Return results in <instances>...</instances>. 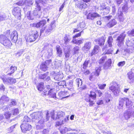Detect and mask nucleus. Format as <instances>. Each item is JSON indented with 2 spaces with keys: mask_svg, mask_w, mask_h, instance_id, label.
Wrapping results in <instances>:
<instances>
[{
  "mask_svg": "<svg viewBox=\"0 0 134 134\" xmlns=\"http://www.w3.org/2000/svg\"><path fill=\"white\" fill-rule=\"evenodd\" d=\"M22 131L25 133L27 131L30 130L31 128V125L28 123H23L20 126Z\"/></svg>",
  "mask_w": 134,
  "mask_h": 134,
  "instance_id": "15",
  "label": "nucleus"
},
{
  "mask_svg": "<svg viewBox=\"0 0 134 134\" xmlns=\"http://www.w3.org/2000/svg\"><path fill=\"white\" fill-rule=\"evenodd\" d=\"M16 69V67L13 66H11L10 68V72H11L9 74L10 75H11L12 74L14 73V71Z\"/></svg>",
  "mask_w": 134,
  "mask_h": 134,
  "instance_id": "64",
  "label": "nucleus"
},
{
  "mask_svg": "<svg viewBox=\"0 0 134 134\" xmlns=\"http://www.w3.org/2000/svg\"><path fill=\"white\" fill-rule=\"evenodd\" d=\"M0 78L2 80L4 83L8 85H12L16 82V79L13 77H7L6 76H2Z\"/></svg>",
  "mask_w": 134,
  "mask_h": 134,
  "instance_id": "5",
  "label": "nucleus"
},
{
  "mask_svg": "<svg viewBox=\"0 0 134 134\" xmlns=\"http://www.w3.org/2000/svg\"><path fill=\"white\" fill-rule=\"evenodd\" d=\"M73 83V81L72 80H70L68 83H66L65 85V87L67 88L69 90V92L70 91H72V93L74 92V88L72 86V84Z\"/></svg>",
  "mask_w": 134,
  "mask_h": 134,
  "instance_id": "23",
  "label": "nucleus"
},
{
  "mask_svg": "<svg viewBox=\"0 0 134 134\" xmlns=\"http://www.w3.org/2000/svg\"><path fill=\"white\" fill-rule=\"evenodd\" d=\"M58 85L61 87H65L66 85V82L65 81H61L57 83Z\"/></svg>",
  "mask_w": 134,
  "mask_h": 134,
  "instance_id": "53",
  "label": "nucleus"
},
{
  "mask_svg": "<svg viewBox=\"0 0 134 134\" xmlns=\"http://www.w3.org/2000/svg\"><path fill=\"white\" fill-rule=\"evenodd\" d=\"M53 91H54V88H51L48 91V94L49 96L50 97L52 98L55 99L57 97L56 96L55 93L54 92H52V93H51V91L52 92Z\"/></svg>",
  "mask_w": 134,
  "mask_h": 134,
  "instance_id": "32",
  "label": "nucleus"
},
{
  "mask_svg": "<svg viewBox=\"0 0 134 134\" xmlns=\"http://www.w3.org/2000/svg\"><path fill=\"white\" fill-rule=\"evenodd\" d=\"M125 103L126 107L127 108H129L132 105L131 101L127 97H124L120 98L119 99V102L118 108L119 109H122L124 104Z\"/></svg>",
  "mask_w": 134,
  "mask_h": 134,
  "instance_id": "3",
  "label": "nucleus"
},
{
  "mask_svg": "<svg viewBox=\"0 0 134 134\" xmlns=\"http://www.w3.org/2000/svg\"><path fill=\"white\" fill-rule=\"evenodd\" d=\"M127 34L130 36H134V29L129 31L127 32Z\"/></svg>",
  "mask_w": 134,
  "mask_h": 134,
  "instance_id": "63",
  "label": "nucleus"
},
{
  "mask_svg": "<svg viewBox=\"0 0 134 134\" xmlns=\"http://www.w3.org/2000/svg\"><path fill=\"white\" fill-rule=\"evenodd\" d=\"M91 47V43L90 42H86L84 44L83 49L87 50H89Z\"/></svg>",
  "mask_w": 134,
  "mask_h": 134,
  "instance_id": "42",
  "label": "nucleus"
},
{
  "mask_svg": "<svg viewBox=\"0 0 134 134\" xmlns=\"http://www.w3.org/2000/svg\"><path fill=\"white\" fill-rule=\"evenodd\" d=\"M126 44L127 48H124V51L127 53L131 54L134 52V40L133 39L127 38Z\"/></svg>",
  "mask_w": 134,
  "mask_h": 134,
  "instance_id": "1",
  "label": "nucleus"
},
{
  "mask_svg": "<svg viewBox=\"0 0 134 134\" xmlns=\"http://www.w3.org/2000/svg\"><path fill=\"white\" fill-rule=\"evenodd\" d=\"M95 71L94 75L95 76H98L99 75V72L101 70V68L100 66H97L95 68Z\"/></svg>",
  "mask_w": 134,
  "mask_h": 134,
  "instance_id": "35",
  "label": "nucleus"
},
{
  "mask_svg": "<svg viewBox=\"0 0 134 134\" xmlns=\"http://www.w3.org/2000/svg\"><path fill=\"white\" fill-rule=\"evenodd\" d=\"M69 120V117L68 116L64 117L63 119H61V120L60 121H57L56 122V125L59 126L62 125L66 124L67 122Z\"/></svg>",
  "mask_w": 134,
  "mask_h": 134,
  "instance_id": "21",
  "label": "nucleus"
},
{
  "mask_svg": "<svg viewBox=\"0 0 134 134\" xmlns=\"http://www.w3.org/2000/svg\"><path fill=\"white\" fill-rule=\"evenodd\" d=\"M85 26V22L84 21L80 23L77 25L78 29H80V30L84 28Z\"/></svg>",
  "mask_w": 134,
  "mask_h": 134,
  "instance_id": "44",
  "label": "nucleus"
},
{
  "mask_svg": "<svg viewBox=\"0 0 134 134\" xmlns=\"http://www.w3.org/2000/svg\"><path fill=\"white\" fill-rule=\"evenodd\" d=\"M51 60H46L45 62L42 63L40 65V69L43 71H45L48 67L51 65Z\"/></svg>",
  "mask_w": 134,
  "mask_h": 134,
  "instance_id": "11",
  "label": "nucleus"
},
{
  "mask_svg": "<svg viewBox=\"0 0 134 134\" xmlns=\"http://www.w3.org/2000/svg\"><path fill=\"white\" fill-rule=\"evenodd\" d=\"M100 10L102 11V13H103V15H105L108 14L109 12V8L108 7H106L105 6L101 5Z\"/></svg>",
  "mask_w": 134,
  "mask_h": 134,
  "instance_id": "25",
  "label": "nucleus"
},
{
  "mask_svg": "<svg viewBox=\"0 0 134 134\" xmlns=\"http://www.w3.org/2000/svg\"><path fill=\"white\" fill-rule=\"evenodd\" d=\"M31 116L32 119L33 121L36 122H37L42 118V113L41 111H38L34 113L31 114Z\"/></svg>",
  "mask_w": 134,
  "mask_h": 134,
  "instance_id": "7",
  "label": "nucleus"
},
{
  "mask_svg": "<svg viewBox=\"0 0 134 134\" xmlns=\"http://www.w3.org/2000/svg\"><path fill=\"white\" fill-rule=\"evenodd\" d=\"M111 86L109 87V90L113 93L114 95L118 96L120 92V88L119 85L115 82H113L111 83Z\"/></svg>",
  "mask_w": 134,
  "mask_h": 134,
  "instance_id": "4",
  "label": "nucleus"
},
{
  "mask_svg": "<svg viewBox=\"0 0 134 134\" xmlns=\"http://www.w3.org/2000/svg\"><path fill=\"white\" fill-rule=\"evenodd\" d=\"M64 49L65 55V57L66 58H69L70 56L69 53L70 51V48H69V49H67L66 51H65V49H66L65 48H64Z\"/></svg>",
  "mask_w": 134,
  "mask_h": 134,
  "instance_id": "49",
  "label": "nucleus"
},
{
  "mask_svg": "<svg viewBox=\"0 0 134 134\" xmlns=\"http://www.w3.org/2000/svg\"><path fill=\"white\" fill-rule=\"evenodd\" d=\"M58 119L61 120V119H63L64 115V113L62 111H59L57 112Z\"/></svg>",
  "mask_w": 134,
  "mask_h": 134,
  "instance_id": "43",
  "label": "nucleus"
},
{
  "mask_svg": "<svg viewBox=\"0 0 134 134\" xmlns=\"http://www.w3.org/2000/svg\"><path fill=\"white\" fill-rule=\"evenodd\" d=\"M76 82L78 87L81 86L82 84V81L80 79H77L76 80Z\"/></svg>",
  "mask_w": 134,
  "mask_h": 134,
  "instance_id": "57",
  "label": "nucleus"
},
{
  "mask_svg": "<svg viewBox=\"0 0 134 134\" xmlns=\"http://www.w3.org/2000/svg\"><path fill=\"white\" fill-rule=\"evenodd\" d=\"M99 46L97 45L95 46L91 53H90L89 55L91 56L94 54H97L99 52Z\"/></svg>",
  "mask_w": 134,
  "mask_h": 134,
  "instance_id": "30",
  "label": "nucleus"
},
{
  "mask_svg": "<svg viewBox=\"0 0 134 134\" xmlns=\"http://www.w3.org/2000/svg\"><path fill=\"white\" fill-rule=\"evenodd\" d=\"M106 58L107 57L105 55H104L99 60L98 62L100 64H101L103 63Z\"/></svg>",
  "mask_w": 134,
  "mask_h": 134,
  "instance_id": "54",
  "label": "nucleus"
},
{
  "mask_svg": "<svg viewBox=\"0 0 134 134\" xmlns=\"http://www.w3.org/2000/svg\"><path fill=\"white\" fill-rule=\"evenodd\" d=\"M18 34L16 31H13L12 32L10 38L12 41L14 42H16L18 39Z\"/></svg>",
  "mask_w": 134,
  "mask_h": 134,
  "instance_id": "24",
  "label": "nucleus"
},
{
  "mask_svg": "<svg viewBox=\"0 0 134 134\" xmlns=\"http://www.w3.org/2000/svg\"><path fill=\"white\" fill-rule=\"evenodd\" d=\"M9 98L5 96H2L0 99V102L2 104H3L5 102H8L9 100Z\"/></svg>",
  "mask_w": 134,
  "mask_h": 134,
  "instance_id": "40",
  "label": "nucleus"
},
{
  "mask_svg": "<svg viewBox=\"0 0 134 134\" xmlns=\"http://www.w3.org/2000/svg\"><path fill=\"white\" fill-rule=\"evenodd\" d=\"M6 16L5 14H0V21L6 19Z\"/></svg>",
  "mask_w": 134,
  "mask_h": 134,
  "instance_id": "58",
  "label": "nucleus"
},
{
  "mask_svg": "<svg viewBox=\"0 0 134 134\" xmlns=\"http://www.w3.org/2000/svg\"><path fill=\"white\" fill-rule=\"evenodd\" d=\"M4 46L8 48L11 47L12 43L10 41L8 38L5 40V42L2 44Z\"/></svg>",
  "mask_w": 134,
  "mask_h": 134,
  "instance_id": "37",
  "label": "nucleus"
},
{
  "mask_svg": "<svg viewBox=\"0 0 134 134\" xmlns=\"http://www.w3.org/2000/svg\"><path fill=\"white\" fill-rule=\"evenodd\" d=\"M69 91H62L59 92L58 94L59 98L63 100L64 99L67 98L70 96V94L69 93Z\"/></svg>",
  "mask_w": 134,
  "mask_h": 134,
  "instance_id": "16",
  "label": "nucleus"
},
{
  "mask_svg": "<svg viewBox=\"0 0 134 134\" xmlns=\"http://www.w3.org/2000/svg\"><path fill=\"white\" fill-rule=\"evenodd\" d=\"M98 42L100 46L103 45L104 44L105 40L103 37L99 38L98 40Z\"/></svg>",
  "mask_w": 134,
  "mask_h": 134,
  "instance_id": "47",
  "label": "nucleus"
},
{
  "mask_svg": "<svg viewBox=\"0 0 134 134\" xmlns=\"http://www.w3.org/2000/svg\"><path fill=\"white\" fill-rule=\"evenodd\" d=\"M111 60L110 59H108L105 63L104 66V68L105 69H107L111 65Z\"/></svg>",
  "mask_w": 134,
  "mask_h": 134,
  "instance_id": "36",
  "label": "nucleus"
},
{
  "mask_svg": "<svg viewBox=\"0 0 134 134\" xmlns=\"http://www.w3.org/2000/svg\"><path fill=\"white\" fill-rule=\"evenodd\" d=\"M103 54H112L113 53L112 49L109 47H108L107 45L103 48Z\"/></svg>",
  "mask_w": 134,
  "mask_h": 134,
  "instance_id": "19",
  "label": "nucleus"
},
{
  "mask_svg": "<svg viewBox=\"0 0 134 134\" xmlns=\"http://www.w3.org/2000/svg\"><path fill=\"white\" fill-rule=\"evenodd\" d=\"M55 26V21H52L50 25H46L43 30L44 32H45V35H47L49 34Z\"/></svg>",
  "mask_w": 134,
  "mask_h": 134,
  "instance_id": "8",
  "label": "nucleus"
},
{
  "mask_svg": "<svg viewBox=\"0 0 134 134\" xmlns=\"http://www.w3.org/2000/svg\"><path fill=\"white\" fill-rule=\"evenodd\" d=\"M126 35V34L124 32L122 33L118 37L117 39V40L123 41Z\"/></svg>",
  "mask_w": 134,
  "mask_h": 134,
  "instance_id": "38",
  "label": "nucleus"
},
{
  "mask_svg": "<svg viewBox=\"0 0 134 134\" xmlns=\"http://www.w3.org/2000/svg\"><path fill=\"white\" fill-rule=\"evenodd\" d=\"M53 91H54V88H51L48 91V94L49 96L50 97L52 98L55 99L57 97L56 96L55 93L54 92H52V93H51V91L52 92Z\"/></svg>",
  "mask_w": 134,
  "mask_h": 134,
  "instance_id": "33",
  "label": "nucleus"
},
{
  "mask_svg": "<svg viewBox=\"0 0 134 134\" xmlns=\"http://www.w3.org/2000/svg\"><path fill=\"white\" fill-rule=\"evenodd\" d=\"M46 20H43L37 23H34L32 24L31 25L34 27H36L37 28L40 27H42L46 23Z\"/></svg>",
  "mask_w": 134,
  "mask_h": 134,
  "instance_id": "22",
  "label": "nucleus"
},
{
  "mask_svg": "<svg viewBox=\"0 0 134 134\" xmlns=\"http://www.w3.org/2000/svg\"><path fill=\"white\" fill-rule=\"evenodd\" d=\"M71 38L70 36L68 35H66L64 37V40L65 43L67 44V43L70 41Z\"/></svg>",
  "mask_w": 134,
  "mask_h": 134,
  "instance_id": "45",
  "label": "nucleus"
},
{
  "mask_svg": "<svg viewBox=\"0 0 134 134\" xmlns=\"http://www.w3.org/2000/svg\"><path fill=\"white\" fill-rule=\"evenodd\" d=\"M92 63V62H90V60H86L83 64V68L84 69H85L87 66L88 65L89 63L91 64Z\"/></svg>",
  "mask_w": 134,
  "mask_h": 134,
  "instance_id": "52",
  "label": "nucleus"
},
{
  "mask_svg": "<svg viewBox=\"0 0 134 134\" xmlns=\"http://www.w3.org/2000/svg\"><path fill=\"white\" fill-rule=\"evenodd\" d=\"M76 6L80 9H85L87 6V5L82 1H78L75 4Z\"/></svg>",
  "mask_w": 134,
  "mask_h": 134,
  "instance_id": "17",
  "label": "nucleus"
},
{
  "mask_svg": "<svg viewBox=\"0 0 134 134\" xmlns=\"http://www.w3.org/2000/svg\"><path fill=\"white\" fill-rule=\"evenodd\" d=\"M117 24L116 20L113 19L110 21L107 24V26L109 28L113 27Z\"/></svg>",
  "mask_w": 134,
  "mask_h": 134,
  "instance_id": "34",
  "label": "nucleus"
},
{
  "mask_svg": "<svg viewBox=\"0 0 134 134\" xmlns=\"http://www.w3.org/2000/svg\"><path fill=\"white\" fill-rule=\"evenodd\" d=\"M113 42V39L111 36H110L108 37V39L107 41L108 46L109 47H111L112 46V43Z\"/></svg>",
  "mask_w": 134,
  "mask_h": 134,
  "instance_id": "48",
  "label": "nucleus"
},
{
  "mask_svg": "<svg viewBox=\"0 0 134 134\" xmlns=\"http://www.w3.org/2000/svg\"><path fill=\"white\" fill-rule=\"evenodd\" d=\"M4 115L5 118L7 119H9L11 116L12 114L9 112H6L4 113Z\"/></svg>",
  "mask_w": 134,
  "mask_h": 134,
  "instance_id": "60",
  "label": "nucleus"
},
{
  "mask_svg": "<svg viewBox=\"0 0 134 134\" xmlns=\"http://www.w3.org/2000/svg\"><path fill=\"white\" fill-rule=\"evenodd\" d=\"M62 61L60 60H58L54 62H53L52 64H51V67L53 69H55L60 67L61 65Z\"/></svg>",
  "mask_w": 134,
  "mask_h": 134,
  "instance_id": "27",
  "label": "nucleus"
},
{
  "mask_svg": "<svg viewBox=\"0 0 134 134\" xmlns=\"http://www.w3.org/2000/svg\"><path fill=\"white\" fill-rule=\"evenodd\" d=\"M96 97V93L93 91H90V94H86L85 97V100L87 102H89V106H92L94 104V102L93 101L95 100Z\"/></svg>",
  "mask_w": 134,
  "mask_h": 134,
  "instance_id": "2",
  "label": "nucleus"
},
{
  "mask_svg": "<svg viewBox=\"0 0 134 134\" xmlns=\"http://www.w3.org/2000/svg\"><path fill=\"white\" fill-rule=\"evenodd\" d=\"M83 40L82 38H78L76 39V38H74L72 41V42L73 43H75L79 45L80 44L83 43Z\"/></svg>",
  "mask_w": 134,
  "mask_h": 134,
  "instance_id": "29",
  "label": "nucleus"
},
{
  "mask_svg": "<svg viewBox=\"0 0 134 134\" xmlns=\"http://www.w3.org/2000/svg\"><path fill=\"white\" fill-rule=\"evenodd\" d=\"M124 116L126 120L131 117H134V111L132 110V109H129L125 112Z\"/></svg>",
  "mask_w": 134,
  "mask_h": 134,
  "instance_id": "13",
  "label": "nucleus"
},
{
  "mask_svg": "<svg viewBox=\"0 0 134 134\" xmlns=\"http://www.w3.org/2000/svg\"><path fill=\"white\" fill-rule=\"evenodd\" d=\"M30 121V119L27 116H25L24 118V121L23 123H28Z\"/></svg>",
  "mask_w": 134,
  "mask_h": 134,
  "instance_id": "56",
  "label": "nucleus"
},
{
  "mask_svg": "<svg viewBox=\"0 0 134 134\" xmlns=\"http://www.w3.org/2000/svg\"><path fill=\"white\" fill-rule=\"evenodd\" d=\"M26 1V0H22L18 2L17 4L20 6H22L24 5H25Z\"/></svg>",
  "mask_w": 134,
  "mask_h": 134,
  "instance_id": "61",
  "label": "nucleus"
},
{
  "mask_svg": "<svg viewBox=\"0 0 134 134\" xmlns=\"http://www.w3.org/2000/svg\"><path fill=\"white\" fill-rule=\"evenodd\" d=\"M43 83L42 82L40 83L37 86L38 90L41 91L43 89Z\"/></svg>",
  "mask_w": 134,
  "mask_h": 134,
  "instance_id": "50",
  "label": "nucleus"
},
{
  "mask_svg": "<svg viewBox=\"0 0 134 134\" xmlns=\"http://www.w3.org/2000/svg\"><path fill=\"white\" fill-rule=\"evenodd\" d=\"M51 75L53 76L55 80L57 81L62 80L64 77L63 74L60 72H55L54 71L51 73Z\"/></svg>",
  "mask_w": 134,
  "mask_h": 134,
  "instance_id": "10",
  "label": "nucleus"
},
{
  "mask_svg": "<svg viewBox=\"0 0 134 134\" xmlns=\"http://www.w3.org/2000/svg\"><path fill=\"white\" fill-rule=\"evenodd\" d=\"M46 45H47L46 46L45 45L44 46V49L45 50L47 48L48 49L47 50H45V53L43 55L46 57L49 58L53 54V50L51 48H48V46L49 44L48 43L46 44Z\"/></svg>",
  "mask_w": 134,
  "mask_h": 134,
  "instance_id": "12",
  "label": "nucleus"
},
{
  "mask_svg": "<svg viewBox=\"0 0 134 134\" xmlns=\"http://www.w3.org/2000/svg\"><path fill=\"white\" fill-rule=\"evenodd\" d=\"M51 115V117L54 120L58 119L57 112L52 113Z\"/></svg>",
  "mask_w": 134,
  "mask_h": 134,
  "instance_id": "51",
  "label": "nucleus"
},
{
  "mask_svg": "<svg viewBox=\"0 0 134 134\" xmlns=\"http://www.w3.org/2000/svg\"><path fill=\"white\" fill-rule=\"evenodd\" d=\"M38 13H35V11H34L33 13L31 11H29L26 14V16L27 19L29 20H33L35 17V15H38Z\"/></svg>",
  "mask_w": 134,
  "mask_h": 134,
  "instance_id": "20",
  "label": "nucleus"
},
{
  "mask_svg": "<svg viewBox=\"0 0 134 134\" xmlns=\"http://www.w3.org/2000/svg\"><path fill=\"white\" fill-rule=\"evenodd\" d=\"M100 17V15L96 13H90L87 15V18L88 19L94 20L96 18Z\"/></svg>",
  "mask_w": 134,
  "mask_h": 134,
  "instance_id": "18",
  "label": "nucleus"
},
{
  "mask_svg": "<svg viewBox=\"0 0 134 134\" xmlns=\"http://www.w3.org/2000/svg\"><path fill=\"white\" fill-rule=\"evenodd\" d=\"M43 119H41L38 122H37L38 123V124L36 125V128L37 129H40L43 128L44 126L43 122Z\"/></svg>",
  "mask_w": 134,
  "mask_h": 134,
  "instance_id": "28",
  "label": "nucleus"
},
{
  "mask_svg": "<svg viewBox=\"0 0 134 134\" xmlns=\"http://www.w3.org/2000/svg\"><path fill=\"white\" fill-rule=\"evenodd\" d=\"M38 36L37 31L36 30L31 31L29 36L26 39V42H32L34 41L37 38Z\"/></svg>",
  "mask_w": 134,
  "mask_h": 134,
  "instance_id": "6",
  "label": "nucleus"
},
{
  "mask_svg": "<svg viewBox=\"0 0 134 134\" xmlns=\"http://www.w3.org/2000/svg\"><path fill=\"white\" fill-rule=\"evenodd\" d=\"M74 51V54H76L78 53L80 51V48L77 46H76L73 49Z\"/></svg>",
  "mask_w": 134,
  "mask_h": 134,
  "instance_id": "59",
  "label": "nucleus"
},
{
  "mask_svg": "<svg viewBox=\"0 0 134 134\" xmlns=\"http://www.w3.org/2000/svg\"><path fill=\"white\" fill-rule=\"evenodd\" d=\"M127 75L130 83L134 82V72L130 71L127 74Z\"/></svg>",
  "mask_w": 134,
  "mask_h": 134,
  "instance_id": "26",
  "label": "nucleus"
},
{
  "mask_svg": "<svg viewBox=\"0 0 134 134\" xmlns=\"http://www.w3.org/2000/svg\"><path fill=\"white\" fill-rule=\"evenodd\" d=\"M20 11V8L18 7H16L14 8L12 12L13 14L15 17L19 19L21 18Z\"/></svg>",
  "mask_w": 134,
  "mask_h": 134,
  "instance_id": "14",
  "label": "nucleus"
},
{
  "mask_svg": "<svg viewBox=\"0 0 134 134\" xmlns=\"http://www.w3.org/2000/svg\"><path fill=\"white\" fill-rule=\"evenodd\" d=\"M47 2L46 0H36L35 1V7L34 11H35V13H37L38 11H40L41 9V7L39 4L41 3L42 4L44 5V4H46Z\"/></svg>",
  "mask_w": 134,
  "mask_h": 134,
  "instance_id": "9",
  "label": "nucleus"
},
{
  "mask_svg": "<svg viewBox=\"0 0 134 134\" xmlns=\"http://www.w3.org/2000/svg\"><path fill=\"white\" fill-rule=\"evenodd\" d=\"M8 38L7 37H5V36H4L3 35H0V42L2 44L5 42V40H6Z\"/></svg>",
  "mask_w": 134,
  "mask_h": 134,
  "instance_id": "46",
  "label": "nucleus"
},
{
  "mask_svg": "<svg viewBox=\"0 0 134 134\" xmlns=\"http://www.w3.org/2000/svg\"><path fill=\"white\" fill-rule=\"evenodd\" d=\"M47 74L46 73L43 74L39 75V77L40 79L48 81L50 79V77L49 76H47Z\"/></svg>",
  "mask_w": 134,
  "mask_h": 134,
  "instance_id": "31",
  "label": "nucleus"
},
{
  "mask_svg": "<svg viewBox=\"0 0 134 134\" xmlns=\"http://www.w3.org/2000/svg\"><path fill=\"white\" fill-rule=\"evenodd\" d=\"M33 3L34 2L32 1L26 0L25 5L28 6H30L33 4Z\"/></svg>",
  "mask_w": 134,
  "mask_h": 134,
  "instance_id": "55",
  "label": "nucleus"
},
{
  "mask_svg": "<svg viewBox=\"0 0 134 134\" xmlns=\"http://www.w3.org/2000/svg\"><path fill=\"white\" fill-rule=\"evenodd\" d=\"M12 112L13 115H16L18 114L19 113V110L17 108L13 109L12 110Z\"/></svg>",
  "mask_w": 134,
  "mask_h": 134,
  "instance_id": "62",
  "label": "nucleus"
},
{
  "mask_svg": "<svg viewBox=\"0 0 134 134\" xmlns=\"http://www.w3.org/2000/svg\"><path fill=\"white\" fill-rule=\"evenodd\" d=\"M57 55L59 57H61L62 55V50L59 46H57L56 47Z\"/></svg>",
  "mask_w": 134,
  "mask_h": 134,
  "instance_id": "39",
  "label": "nucleus"
},
{
  "mask_svg": "<svg viewBox=\"0 0 134 134\" xmlns=\"http://www.w3.org/2000/svg\"><path fill=\"white\" fill-rule=\"evenodd\" d=\"M118 18L120 22L124 21V19L123 16V14L121 11H118Z\"/></svg>",
  "mask_w": 134,
  "mask_h": 134,
  "instance_id": "41",
  "label": "nucleus"
}]
</instances>
